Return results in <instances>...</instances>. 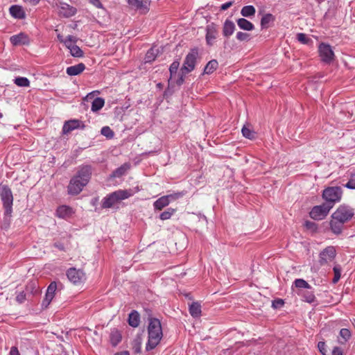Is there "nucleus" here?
Instances as JSON below:
<instances>
[{
	"label": "nucleus",
	"mask_w": 355,
	"mask_h": 355,
	"mask_svg": "<svg viewBox=\"0 0 355 355\" xmlns=\"http://www.w3.org/2000/svg\"><path fill=\"white\" fill-rule=\"evenodd\" d=\"M355 215L354 209L347 205H340L331 215L330 229L335 234H340L344 225L350 221Z\"/></svg>",
	"instance_id": "1"
},
{
	"label": "nucleus",
	"mask_w": 355,
	"mask_h": 355,
	"mask_svg": "<svg viewBox=\"0 0 355 355\" xmlns=\"http://www.w3.org/2000/svg\"><path fill=\"white\" fill-rule=\"evenodd\" d=\"M92 175V167L89 165L83 166L73 177L67 187L68 193L78 195L89 182Z\"/></svg>",
	"instance_id": "2"
},
{
	"label": "nucleus",
	"mask_w": 355,
	"mask_h": 355,
	"mask_svg": "<svg viewBox=\"0 0 355 355\" xmlns=\"http://www.w3.org/2000/svg\"><path fill=\"white\" fill-rule=\"evenodd\" d=\"M163 337L162 324L159 320L155 318H148V341L146 350L150 351L155 349L160 343Z\"/></svg>",
	"instance_id": "3"
},
{
	"label": "nucleus",
	"mask_w": 355,
	"mask_h": 355,
	"mask_svg": "<svg viewBox=\"0 0 355 355\" xmlns=\"http://www.w3.org/2000/svg\"><path fill=\"white\" fill-rule=\"evenodd\" d=\"M139 187H137L134 189L125 190L119 189L115 191L103 198L101 207L103 209L111 208L120 201L132 196L135 193L139 191Z\"/></svg>",
	"instance_id": "4"
},
{
	"label": "nucleus",
	"mask_w": 355,
	"mask_h": 355,
	"mask_svg": "<svg viewBox=\"0 0 355 355\" xmlns=\"http://www.w3.org/2000/svg\"><path fill=\"white\" fill-rule=\"evenodd\" d=\"M0 197L3 203L5 220L10 217L12 212L13 196L11 189L7 185L0 184Z\"/></svg>",
	"instance_id": "5"
},
{
	"label": "nucleus",
	"mask_w": 355,
	"mask_h": 355,
	"mask_svg": "<svg viewBox=\"0 0 355 355\" xmlns=\"http://www.w3.org/2000/svg\"><path fill=\"white\" fill-rule=\"evenodd\" d=\"M343 196V190L340 187H329L325 188L322 192V198L325 203L332 205L340 201Z\"/></svg>",
	"instance_id": "6"
},
{
	"label": "nucleus",
	"mask_w": 355,
	"mask_h": 355,
	"mask_svg": "<svg viewBox=\"0 0 355 355\" xmlns=\"http://www.w3.org/2000/svg\"><path fill=\"white\" fill-rule=\"evenodd\" d=\"M198 58V50L192 49L186 55L183 65L181 68L182 73H188L195 69V66Z\"/></svg>",
	"instance_id": "7"
},
{
	"label": "nucleus",
	"mask_w": 355,
	"mask_h": 355,
	"mask_svg": "<svg viewBox=\"0 0 355 355\" xmlns=\"http://www.w3.org/2000/svg\"><path fill=\"white\" fill-rule=\"evenodd\" d=\"M331 208L332 205L325 202L320 205L315 206L309 213L310 217L314 220H322L328 215Z\"/></svg>",
	"instance_id": "8"
},
{
	"label": "nucleus",
	"mask_w": 355,
	"mask_h": 355,
	"mask_svg": "<svg viewBox=\"0 0 355 355\" xmlns=\"http://www.w3.org/2000/svg\"><path fill=\"white\" fill-rule=\"evenodd\" d=\"M318 53L322 62L329 64L334 60V53L329 44L324 42L320 43L318 46Z\"/></svg>",
	"instance_id": "9"
},
{
	"label": "nucleus",
	"mask_w": 355,
	"mask_h": 355,
	"mask_svg": "<svg viewBox=\"0 0 355 355\" xmlns=\"http://www.w3.org/2000/svg\"><path fill=\"white\" fill-rule=\"evenodd\" d=\"M336 254V249L333 246H329L324 249L319 255V263L320 266H324L332 261Z\"/></svg>",
	"instance_id": "10"
},
{
	"label": "nucleus",
	"mask_w": 355,
	"mask_h": 355,
	"mask_svg": "<svg viewBox=\"0 0 355 355\" xmlns=\"http://www.w3.org/2000/svg\"><path fill=\"white\" fill-rule=\"evenodd\" d=\"M56 290L57 284L55 282H52L47 287L45 297L42 300L41 304L42 309H46L49 307V304H51V302H52L55 295Z\"/></svg>",
	"instance_id": "11"
},
{
	"label": "nucleus",
	"mask_w": 355,
	"mask_h": 355,
	"mask_svg": "<svg viewBox=\"0 0 355 355\" xmlns=\"http://www.w3.org/2000/svg\"><path fill=\"white\" fill-rule=\"evenodd\" d=\"M85 128L84 122L78 119H71L65 121L62 127L63 134H68L76 129L83 130Z\"/></svg>",
	"instance_id": "12"
},
{
	"label": "nucleus",
	"mask_w": 355,
	"mask_h": 355,
	"mask_svg": "<svg viewBox=\"0 0 355 355\" xmlns=\"http://www.w3.org/2000/svg\"><path fill=\"white\" fill-rule=\"evenodd\" d=\"M67 276L69 280L74 284H80L85 280V273L83 271L74 268H69L67 270Z\"/></svg>",
	"instance_id": "13"
},
{
	"label": "nucleus",
	"mask_w": 355,
	"mask_h": 355,
	"mask_svg": "<svg viewBox=\"0 0 355 355\" xmlns=\"http://www.w3.org/2000/svg\"><path fill=\"white\" fill-rule=\"evenodd\" d=\"M130 7L136 10H139L141 13H146L149 10L148 0H127Z\"/></svg>",
	"instance_id": "14"
},
{
	"label": "nucleus",
	"mask_w": 355,
	"mask_h": 355,
	"mask_svg": "<svg viewBox=\"0 0 355 355\" xmlns=\"http://www.w3.org/2000/svg\"><path fill=\"white\" fill-rule=\"evenodd\" d=\"M59 15L66 18L71 17L75 15L77 12V10L76 8L66 3H60L59 6Z\"/></svg>",
	"instance_id": "15"
},
{
	"label": "nucleus",
	"mask_w": 355,
	"mask_h": 355,
	"mask_svg": "<svg viewBox=\"0 0 355 355\" xmlns=\"http://www.w3.org/2000/svg\"><path fill=\"white\" fill-rule=\"evenodd\" d=\"M74 214L73 208L68 205H60L55 211V216L58 218L67 219L72 216Z\"/></svg>",
	"instance_id": "16"
},
{
	"label": "nucleus",
	"mask_w": 355,
	"mask_h": 355,
	"mask_svg": "<svg viewBox=\"0 0 355 355\" xmlns=\"http://www.w3.org/2000/svg\"><path fill=\"white\" fill-rule=\"evenodd\" d=\"M297 294L302 297L303 301L311 304L315 301V296L314 289L311 287V288H308L304 291H297Z\"/></svg>",
	"instance_id": "17"
},
{
	"label": "nucleus",
	"mask_w": 355,
	"mask_h": 355,
	"mask_svg": "<svg viewBox=\"0 0 355 355\" xmlns=\"http://www.w3.org/2000/svg\"><path fill=\"white\" fill-rule=\"evenodd\" d=\"M217 31L213 24L207 26L205 39L207 45L212 46L217 37Z\"/></svg>",
	"instance_id": "18"
},
{
	"label": "nucleus",
	"mask_w": 355,
	"mask_h": 355,
	"mask_svg": "<svg viewBox=\"0 0 355 355\" xmlns=\"http://www.w3.org/2000/svg\"><path fill=\"white\" fill-rule=\"evenodd\" d=\"M10 40L14 46L27 44L29 42L28 36L24 33L11 36Z\"/></svg>",
	"instance_id": "19"
},
{
	"label": "nucleus",
	"mask_w": 355,
	"mask_h": 355,
	"mask_svg": "<svg viewBox=\"0 0 355 355\" xmlns=\"http://www.w3.org/2000/svg\"><path fill=\"white\" fill-rule=\"evenodd\" d=\"M25 291L27 293L29 297L31 295H37L41 292L40 288L37 285V283L35 281H31L27 283L25 287Z\"/></svg>",
	"instance_id": "20"
},
{
	"label": "nucleus",
	"mask_w": 355,
	"mask_h": 355,
	"mask_svg": "<svg viewBox=\"0 0 355 355\" xmlns=\"http://www.w3.org/2000/svg\"><path fill=\"white\" fill-rule=\"evenodd\" d=\"M85 69V65L83 63H79L76 65L70 66L67 68V75L73 76L80 74Z\"/></svg>",
	"instance_id": "21"
},
{
	"label": "nucleus",
	"mask_w": 355,
	"mask_h": 355,
	"mask_svg": "<svg viewBox=\"0 0 355 355\" xmlns=\"http://www.w3.org/2000/svg\"><path fill=\"white\" fill-rule=\"evenodd\" d=\"M10 14L15 18L22 19L25 18V12L21 6L18 5H12L10 6Z\"/></svg>",
	"instance_id": "22"
},
{
	"label": "nucleus",
	"mask_w": 355,
	"mask_h": 355,
	"mask_svg": "<svg viewBox=\"0 0 355 355\" xmlns=\"http://www.w3.org/2000/svg\"><path fill=\"white\" fill-rule=\"evenodd\" d=\"M351 337V331L348 329L343 328L340 330L338 342L341 345H345L349 340Z\"/></svg>",
	"instance_id": "23"
},
{
	"label": "nucleus",
	"mask_w": 355,
	"mask_h": 355,
	"mask_svg": "<svg viewBox=\"0 0 355 355\" xmlns=\"http://www.w3.org/2000/svg\"><path fill=\"white\" fill-rule=\"evenodd\" d=\"M122 339V336L119 330L113 329L110 334V341L113 347H116Z\"/></svg>",
	"instance_id": "24"
},
{
	"label": "nucleus",
	"mask_w": 355,
	"mask_h": 355,
	"mask_svg": "<svg viewBox=\"0 0 355 355\" xmlns=\"http://www.w3.org/2000/svg\"><path fill=\"white\" fill-rule=\"evenodd\" d=\"M275 20V16L270 13H267L263 15L261 19V27L262 29L268 28L272 23Z\"/></svg>",
	"instance_id": "25"
},
{
	"label": "nucleus",
	"mask_w": 355,
	"mask_h": 355,
	"mask_svg": "<svg viewBox=\"0 0 355 355\" xmlns=\"http://www.w3.org/2000/svg\"><path fill=\"white\" fill-rule=\"evenodd\" d=\"M130 166L128 163L122 164L120 167L117 168L112 172L111 177L121 178L126 173V172L130 169Z\"/></svg>",
	"instance_id": "26"
},
{
	"label": "nucleus",
	"mask_w": 355,
	"mask_h": 355,
	"mask_svg": "<svg viewBox=\"0 0 355 355\" xmlns=\"http://www.w3.org/2000/svg\"><path fill=\"white\" fill-rule=\"evenodd\" d=\"M238 26L244 31H252L254 28V26L252 23L245 18H240L236 21Z\"/></svg>",
	"instance_id": "27"
},
{
	"label": "nucleus",
	"mask_w": 355,
	"mask_h": 355,
	"mask_svg": "<svg viewBox=\"0 0 355 355\" xmlns=\"http://www.w3.org/2000/svg\"><path fill=\"white\" fill-rule=\"evenodd\" d=\"M170 203L169 200L166 196H164L158 198L153 203L155 209L162 210L165 207L168 206Z\"/></svg>",
	"instance_id": "28"
},
{
	"label": "nucleus",
	"mask_w": 355,
	"mask_h": 355,
	"mask_svg": "<svg viewBox=\"0 0 355 355\" xmlns=\"http://www.w3.org/2000/svg\"><path fill=\"white\" fill-rule=\"evenodd\" d=\"M235 30V25L233 21L227 19L223 25V33L224 36L229 37L232 35Z\"/></svg>",
	"instance_id": "29"
},
{
	"label": "nucleus",
	"mask_w": 355,
	"mask_h": 355,
	"mask_svg": "<svg viewBox=\"0 0 355 355\" xmlns=\"http://www.w3.org/2000/svg\"><path fill=\"white\" fill-rule=\"evenodd\" d=\"M140 316L137 311H132L128 316V324L132 327H137L139 325Z\"/></svg>",
	"instance_id": "30"
},
{
	"label": "nucleus",
	"mask_w": 355,
	"mask_h": 355,
	"mask_svg": "<svg viewBox=\"0 0 355 355\" xmlns=\"http://www.w3.org/2000/svg\"><path fill=\"white\" fill-rule=\"evenodd\" d=\"M189 313L193 318H198L201 315V306L198 302H193L189 306Z\"/></svg>",
	"instance_id": "31"
},
{
	"label": "nucleus",
	"mask_w": 355,
	"mask_h": 355,
	"mask_svg": "<svg viewBox=\"0 0 355 355\" xmlns=\"http://www.w3.org/2000/svg\"><path fill=\"white\" fill-rule=\"evenodd\" d=\"M256 12L255 8L253 6H245L241 8V14L244 17L251 18L254 16Z\"/></svg>",
	"instance_id": "32"
},
{
	"label": "nucleus",
	"mask_w": 355,
	"mask_h": 355,
	"mask_svg": "<svg viewBox=\"0 0 355 355\" xmlns=\"http://www.w3.org/2000/svg\"><path fill=\"white\" fill-rule=\"evenodd\" d=\"M293 285L297 289V291H304L308 288H311V286L303 279H296Z\"/></svg>",
	"instance_id": "33"
},
{
	"label": "nucleus",
	"mask_w": 355,
	"mask_h": 355,
	"mask_svg": "<svg viewBox=\"0 0 355 355\" xmlns=\"http://www.w3.org/2000/svg\"><path fill=\"white\" fill-rule=\"evenodd\" d=\"M105 104V101L103 98L97 97L96 98L92 103V107L91 110L92 112H97L100 110Z\"/></svg>",
	"instance_id": "34"
},
{
	"label": "nucleus",
	"mask_w": 355,
	"mask_h": 355,
	"mask_svg": "<svg viewBox=\"0 0 355 355\" xmlns=\"http://www.w3.org/2000/svg\"><path fill=\"white\" fill-rule=\"evenodd\" d=\"M158 54V49L155 48V47H153L151 49H150L146 54V56H145V62H153V60H155L157 55Z\"/></svg>",
	"instance_id": "35"
},
{
	"label": "nucleus",
	"mask_w": 355,
	"mask_h": 355,
	"mask_svg": "<svg viewBox=\"0 0 355 355\" xmlns=\"http://www.w3.org/2000/svg\"><path fill=\"white\" fill-rule=\"evenodd\" d=\"M218 62L216 60H211L206 64L204 69V73L207 74H210L218 68Z\"/></svg>",
	"instance_id": "36"
},
{
	"label": "nucleus",
	"mask_w": 355,
	"mask_h": 355,
	"mask_svg": "<svg viewBox=\"0 0 355 355\" xmlns=\"http://www.w3.org/2000/svg\"><path fill=\"white\" fill-rule=\"evenodd\" d=\"M343 186L349 189H355V170L349 171V180Z\"/></svg>",
	"instance_id": "37"
},
{
	"label": "nucleus",
	"mask_w": 355,
	"mask_h": 355,
	"mask_svg": "<svg viewBox=\"0 0 355 355\" xmlns=\"http://www.w3.org/2000/svg\"><path fill=\"white\" fill-rule=\"evenodd\" d=\"M67 49H69L70 53L73 57L81 58L83 56V51L77 45L73 44L70 47H67Z\"/></svg>",
	"instance_id": "38"
},
{
	"label": "nucleus",
	"mask_w": 355,
	"mask_h": 355,
	"mask_svg": "<svg viewBox=\"0 0 355 355\" xmlns=\"http://www.w3.org/2000/svg\"><path fill=\"white\" fill-rule=\"evenodd\" d=\"M29 297H30L28 295L25 290L20 292H16L15 300L18 304H21L24 303Z\"/></svg>",
	"instance_id": "39"
},
{
	"label": "nucleus",
	"mask_w": 355,
	"mask_h": 355,
	"mask_svg": "<svg viewBox=\"0 0 355 355\" xmlns=\"http://www.w3.org/2000/svg\"><path fill=\"white\" fill-rule=\"evenodd\" d=\"M14 83L19 87H28L30 85V81L26 77H17L15 78Z\"/></svg>",
	"instance_id": "40"
},
{
	"label": "nucleus",
	"mask_w": 355,
	"mask_h": 355,
	"mask_svg": "<svg viewBox=\"0 0 355 355\" xmlns=\"http://www.w3.org/2000/svg\"><path fill=\"white\" fill-rule=\"evenodd\" d=\"M176 210L171 207L168 208L166 211L161 213L159 218L162 220H168L175 213Z\"/></svg>",
	"instance_id": "41"
},
{
	"label": "nucleus",
	"mask_w": 355,
	"mask_h": 355,
	"mask_svg": "<svg viewBox=\"0 0 355 355\" xmlns=\"http://www.w3.org/2000/svg\"><path fill=\"white\" fill-rule=\"evenodd\" d=\"M242 135L244 137L252 139L255 137V132L246 126H243L241 130Z\"/></svg>",
	"instance_id": "42"
},
{
	"label": "nucleus",
	"mask_w": 355,
	"mask_h": 355,
	"mask_svg": "<svg viewBox=\"0 0 355 355\" xmlns=\"http://www.w3.org/2000/svg\"><path fill=\"white\" fill-rule=\"evenodd\" d=\"M101 133L107 139H112L114 135V132L109 126L103 127Z\"/></svg>",
	"instance_id": "43"
},
{
	"label": "nucleus",
	"mask_w": 355,
	"mask_h": 355,
	"mask_svg": "<svg viewBox=\"0 0 355 355\" xmlns=\"http://www.w3.org/2000/svg\"><path fill=\"white\" fill-rule=\"evenodd\" d=\"M185 194H186V191H178V192H175V193H173L171 194L166 195V196L168 197V199L169 200V201L171 202L172 201H175V200L183 197Z\"/></svg>",
	"instance_id": "44"
},
{
	"label": "nucleus",
	"mask_w": 355,
	"mask_h": 355,
	"mask_svg": "<svg viewBox=\"0 0 355 355\" xmlns=\"http://www.w3.org/2000/svg\"><path fill=\"white\" fill-rule=\"evenodd\" d=\"M333 270L334 272V277L333 278L332 282L334 284H336L339 281V279L340 278L341 268L340 266L336 265L334 267Z\"/></svg>",
	"instance_id": "45"
},
{
	"label": "nucleus",
	"mask_w": 355,
	"mask_h": 355,
	"mask_svg": "<svg viewBox=\"0 0 355 355\" xmlns=\"http://www.w3.org/2000/svg\"><path fill=\"white\" fill-rule=\"evenodd\" d=\"M179 66H180V62L178 60L173 61L172 62V64L170 65L169 71H170L171 78H172V77L176 74L178 69L179 68Z\"/></svg>",
	"instance_id": "46"
},
{
	"label": "nucleus",
	"mask_w": 355,
	"mask_h": 355,
	"mask_svg": "<svg viewBox=\"0 0 355 355\" xmlns=\"http://www.w3.org/2000/svg\"><path fill=\"white\" fill-rule=\"evenodd\" d=\"M77 42V38L73 35H68L67 38L64 40V44L67 47H70V46L74 44Z\"/></svg>",
	"instance_id": "47"
},
{
	"label": "nucleus",
	"mask_w": 355,
	"mask_h": 355,
	"mask_svg": "<svg viewBox=\"0 0 355 355\" xmlns=\"http://www.w3.org/2000/svg\"><path fill=\"white\" fill-rule=\"evenodd\" d=\"M297 40L301 42L302 44H306L309 42V41L311 40L305 33H298L297 35Z\"/></svg>",
	"instance_id": "48"
},
{
	"label": "nucleus",
	"mask_w": 355,
	"mask_h": 355,
	"mask_svg": "<svg viewBox=\"0 0 355 355\" xmlns=\"http://www.w3.org/2000/svg\"><path fill=\"white\" fill-rule=\"evenodd\" d=\"M236 37L239 41H247L250 40V35L243 32H238Z\"/></svg>",
	"instance_id": "49"
},
{
	"label": "nucleus",
	"mask_w": 355,
	"mask_h": 355,
	"mask_svg": "<svg viewBox=\"0 0 355 355\" xmlns=\"http://www.w3.org/2000/svg\"><path fill=\"white\" fill-rule=\"evenodd\" d=\"M284 304V302L282 299H275L272 302V306L274 309H279Z\"/></svg>",
	"instance_id": "50"
},
{
	"label": "nucleus",
	"mask_w": 355,
	"mask_h": 355,
	"mask_svg": "<svg viewBox=\"0 0 355 355\" xmlns=\"http://www.w3.org/2000/svg\"><path fill=\"white\" fill-rule=\"evenodd\" d=\"M89 2L97 8L104 10L105 8L100 0H89Z\"/></svg>",
	"instance_id": "51"
},
{
	"label": "nucleus",
	"mask_w": 355,
	"mask_h": 355,
	"mask_svg": "<svg viewBox=\"0 0 355 355\" xmlns=\"http://www.w3.org/2000/svg\"><path fill=\"white\" fill-rule=\"evenodd\" d=\"M332 355H343V352L341 348L335 347L332 350Z\"/></svg>",
	"instance_id": "52"
},
{
	"label": "nucleus",
	"mask_w": 355,
	"mask_h": 355,
	"mask_svg": "<svg viewBox=\"0 0 355 355\" xmlns=\"http://www.w3.org/2000/svg\"><path fill=\"white\" fill-rule=\"evenodd\" d=\"M53 246L60 250V251H65V247L64 244L60 242H55L53 243Z\"/></svg>",
	"instance_id": "53"
},
{
	"label": "nucleus",
	"mask_w": 355,
	"mask_h": 355,
	"mask_svg": "<svg viewBox=\"0 0 355 355\" xmlns=\"http://www.w3.org/2000/svg\"><path fill=\"white\" fill-rule=\"evenodd\" d=\"M233 4V1H228L221 5L220 10H225L227 8H229L230 6H232Z\"/></svg>",
	"instance_id": "54"
},
{
	"label": "nucleus",
	"mask_w": 355,
	"mask_h": 355,
	"mask_svg": "<svg viewBox=\"0 0 355 355\" xmlns=\"http://www.w3.org/2000/svg\"><path fill=\"white\" fill-rule=\"evenodd\" d=\"M9 354L10 355H20L18 348L15 346H13L10 348Z\"/></svg>",
	"instance_id": "55"
},
{
	"label": "nucleus",
	"mask_w": 355,
	"mask_h": 355,
	"mask_svg": "<svg viewBox=\"0 0 355 355\" xmlns=\"http://www.w3.org/2000/svg\"><path fill=\"white\" fill-rule=\"evenodd\" d=\"M318 347L319 350L322 353H324L323 351L324 350L325 343L324 342H319L318 344Z\"/></svg>",
	"instance_id": "56"
},
{
	"label": "nucleus",
	"mask_w": 355,
	"mask_h": 355,
	"mask_svg": "<svg viewBox=\"0 0 355 355\" xmlns=\"http://www.w3.org/2000/svg\"><path fill=\"white\" fill-rule=\"evenodd\" d=\"M184 73L180 75L179 78L177 80L176 83L178 85H181L184 83Z\"/></svg>",
	"instance_id": "57"
},
{
	"label": "nucleus",
	"mask_w": 355,
	"mask_h": 355,
	"mask_svg": "<svg viewBox=\"0 0 355 355\" xmlns=\"http://www.w3.org/2000/svg\"><path fill=\"white\" fill-rule=\"evenodd\" d=\"M57 37H58V40L61 42V43H63L64 44V40L62 37V35H61L60 34H58L57 35Z\"/></svg>",
	"instance_id": "58"
},
{
	"label": "nucleus",
	"mask_w": 355,
	"mask_h": 355,
	"mask_svg": "<svg viewBox=\"0 0 355 355\" xmlns=\"http://www.w3.org/2000/svg\"><path fill=\"white\" fill-rule=\"evenodd\" d=\"M27 1L30 2L33 5H37L40 0H26Z\"/></svg>",
	"instance_id": "59"
},
{
	"label": "nucleus",
	"mask_w": 355,
	"mask_h": 355,
	"mask_svg": "<svg viewBox=\"0 0 355 355\" xmlns=\"http://www.w3.org/2000/svg\"><path fill=\"white\" fill-rule=\"evenodd\" d=\"M114 355H130V354L128 351H123L121 352L116 353Z\"/></svg>",
	"instance_id": "60"
},
{
	"label": "nucleus",
	"mask_w": 355,
	"mask_h": 355,
	"mask_svg": "<svg viewBox=\"0 0 355 355\" xmlns=\"http://www.w3.org/2000/svg\"><path fill=\"white\" fill-rule=\"evenodd\" d=\"M309 224L313 225V223L306 222V226H309Z\"/></svg>",
	"instance_id": "61"
},
{
	"label": "nucleus",
	"mask_w": 355,
	"mask_h": 355,
	"mask_svg": "<svg viewBox=\"0 0 355 355\" xmlns=\"http://www.w3.org/2000/svg\"><path fill=\"white\" fill-rule=\"evenodd\" d=\"M2 116V114L0 113V118Z\"/></svg>",
	"instance_id": "62"
}]
</instances>
